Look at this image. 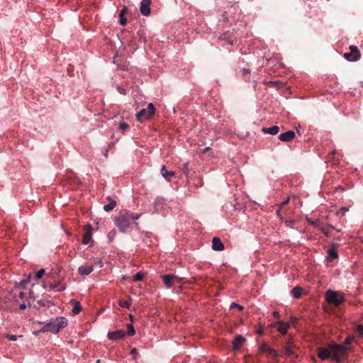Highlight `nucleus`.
<instances>
[{
	"mask_svg": "<svg viewBox=\"0 0 363 363\" xmlns=\"http://www.w3.org/2000/svg\"><path fill=\"white\" fill-rule=\"evenodd\" d=\"M228 43H229V44H230V45H233V44H234L233 40H228Z\"/></svg>",
	"mask_w": 363,
	"mask_h": 363,
	"instance_id": "49",
	"label": "nucleus"
},
{
	"mask_svg": "<svg viewBox=\"0 0 363 363\" xmlns=\"http://www.w3.org/2000/svg\"><path fill=\"white\" fill-rule=\"evenodd\" d=\"M189 163H185L183 164V167L182 168V170L184 174H185L186 175H187L189 174Z\"/></svg>",
	"mask_w": 363,
	"mask_h": 363,
	"instance_id": "35",
	"label": "nucleus"
},
{
	"mask_svg": "<svg viewBox=\"0 0 363 363\" xmlns=\"http://www.w3.org/2000/svg\"><path fill=\"white\" fill-rule=\"evenodd\" d=\"M26 308V305L25 303H22L19 306L20 310H25Z\"/></svg>",
	"mask_w": 363,
	"mask_h": 363,
	"instance_id": "44",
	"label": "nucleus"
},
{
	"mask_svg": "<svg viewBox=\"0 0 363 363\" xmlns=\"http://www.w3.org/2000/svg\"><path fill=\"white\" fill-rule=\"evenodd\" d=\"M259 350L262 353H270L271 350H272L267 343L263 342L260 345Z\"/></svg>",
	"mask_w": 363,
	"mask_h": 363,
	"instance_id": "25",
	"label": "nucleus"
},
{
	"mask_svg": "<svg viewBox=\"0 0 363 363\" xmlns=\"http://www.w3.org/2000/svg\"><path fill=\"white\" fill-rule=\"evenodd\" d=\"M209 150V147H206L205 150H204V152H206Z\"/></svg>",
	"mask_w": 363,
	"mask_h": 363,
	"instance_id": "51",
	"label": "nucleus"
},
{
	"mask_svg": "<svg viewBox=\"0 0 363 363\" xmlns=\"http://www.w3.org/2000/svg\"><path fill=\"white\" fill-rule=\"evenodd\" d=\"M143 277H144V274L143 272H139L134 275L133 281H140L143 279Z\"/></svg>",
	"mask_w": 363,
	"mask_h": 363,
	"instance_id": "28",
	"label": "nucleus"
},
{
	"mask_svg": "<svg viewBox=\"0 0 363 363\" xmlns=\"http://www.w3.org/2000/svg\"><path fill=\"white\" fill-rule=\"evenodd\" d=\"M151 0H142L140 11L143 16H148L150 13Z\"/></svg>",
	"mask_w": 363,
	"mask_h": 363,
	"instance_id": "7",
	"label": "nucleus"
},
{
	"mask_svg": "<svg viewBox=\"0 0 363 363\" xmlns=\"http://www.w3.org/2000/svg\"><path fill=\"white\" fill-rule=\"evenodd\" d=\"M295 132L293 130H288L279 135V139L282 142H290L295 138Z\"/></svg>",
	"mask_w": 363,
	"mask_h": 363,
	"instance_id": "10",
	"label": "nucleus"
},
{
	"mask_svg": "<svg viewBox=\"0 0 363 363\" xmlns=\"http://www.w3.org/2000/svg\"><path fill=\"white\" fill-rule=\"evenodd\" d=\"M163 282L167 288H171L174 282L180 283L181 279L174 274H165L162 276Z\"/></svg>",
	"mask_w": 363,
	"mask_h": 363,
	"instance_id": "6",
	"label": "nucleus"
},
{
	"mask_svg": "<svg viewBox=\"0 0 363 363\" xmlns=\"http://www.w3.org/2000/svg\"><path fill=\"white\" fill-rule=\"evenodd\" d=\"M290 344L288 345H285L283 347L284 350V355L287 357H296L297 355L295 352L296 346L294 345V342H289Z\"/></svg>",
	"mask_w": 363,
	"mask_h": 363,
	"instance_id": "9",
	"label": "nucleus"
},
{
	"mask_svg": "<svg viewBox=\"0 0 363 363\" xmlns=\"http://www.w3.org/2000/svg\"><path fill=\"white\" fill-rule=\"evenodd\" d=\"M155 113V108L152 104H149L147 108L140 110L136 115L138 121L142 123L145 120L150 119Z\"/></svg>",
	"mask_w": 363,
	"mask_h": 363,
	"instance_id": "5",
	"label": "nucleus"
},
{
	"mask_svg": "<svg viewBox=\"0 0 363 363\" xmlns=\"http://www.w3.org/2000/svg\"><path fill=\"white\" fill-rule=\"evenodd\" d=\"M119 306L122 308H129L130 306V302L128 301L121 300L119 301Z\"/></svg>",
	"mask_w": 363,
	"mask_h": 363,
	"instance_id": "27",
	"label": "nucleus"
},
{
	"mask_svg": "<svg viewBox=\"0 0 363 363\" xmlns=\"http://www.w3.org/2000/svg\"><path fill=\"white\" fill-rule=\"evenodd\" d=\"M140 215H134L133 213H130L131 220H138L140 218Z\"/></svg>",
	"mask_w": 363,
	"mask_h": 363,
	"instance_id": "41",
	"label": "nucleus"
},
{
	"mask_svg": "<svg viewBox=\"0 0 363 363\" xmlns=\"http://www.w3.org/2000/svg\"><path fill=\"white\" fill-rule=\"evenodd\" d=\"M278 325L277 330L282 335H285L287 333V330L289 328V324L286 323H284L282 321H279L277 323Z\"/></svg>",
	"mask_w": 363,
	"mask_h": 363,
	"instance_id": "16",
	"label": "nucleus"
},
{
	"mask_svg": "<svg viewBox=\"0 0 363 363\" xmlns=\"http://www.w3.org/2000/svg\"><path fill=\"white\" fill-rule=\"evenodd\" d=\"M44 274H45V269H40L35 273V279H40L44 275Z\"/></svg>",
	"mask_w": 363,
	"mask_h": 363,
	"instance_id": "30",
	"label": "nucleus"
},
{
	"mask_svg": "<svg viewBox=\"0 0 363 363\" xmlns=\"http://www.w3.org/2000/svg\"><path fill=\"white\" fill-rule=\"evenodd\" d=\"M67 322L65 318L60 317L47 323L42 330L43 332L57 333L61 329L65 328L67 325Z\"/></svg>",
	"mask_w": 363,
	"mask_h": 363,
	"instance_id": "2",
	"label": "nucleus"
},
{
	"mask_svg": "<svg viewBox=\"0 0 363 363\" xmlns=\"http://www.w3.org/2000/svg\"><path fill=\"white\" fill-rule=\"evenodd\" d=\"M135 333V330L132 324L127 325V335L129 336H133Z\"/></svg>",
	"mask_w": 363,
	"mask_h": 363,
	"instance_id": "26",
	"label": "nucleus"
},
{
	"mask_svg": "<svg viewBox=\"0 0 363 363\" xmlns=\"http://www.w3.org/2000/svg\"><path fill=\"white\" fill-rule=\"evenodd\" d=\"M303 289L299 286H296L291 290V294L293 296L296 298H298L301 297L302 294Z\"/></svg>",
	"mask_w": 363,
	"mask_h": 363,
	"instance_id": "24",
	"label": "nucleus"
},
{
	"mask_svg": "<svg viewBox=\"0 0 363 363\" xmlns=\"http://www.w3.org/2000/svg\"><path fill=\"white\" fill-rule=\"evenodd\" d=\"M66 286L64 284H61L60 282H57L55 284H50L49 285L50 290H53L56 291H62L65 289Z\"/></svg>",
	"mask_w": 363,
	"mask_h": 363,
	"instance_id": "19",
	"label": "nucleus"
},
{
	"mask_svg": "<svg viewBox=\"0 0 363 363\" xmlns=\"http://www.w3.org/2000/svg\"><path fill=\"white\" fill-rule=\"evenodd\" d=\"M258 333H259V335H262V330H259Z\"/></svg>",
	"mask_w": 363,
	"mask_h": 363,
	"instance_id": "52",
	"label": "nucleus"
},
{
	"mask_svg": "<svg viewBox=\"0 0 363 363\" xmlns=\"http://www.w3.org/2000/svg\"><path fill=\"white\" fill-rule=\"evenodd\" d=\"M357 331L359 335H363V325H359L357 326Z\"/></svg>",
	"mask_w": 363,
	"mask_h": 363,
	"instance_id": "40",
	"label": "nucleus"
},
{
	"mask_svg": "<svg viewBox=\"0 0 363 363\" xmlns=\"http://www.w3.org/2000/svg\"><path fill=\"white\" fill-rule=\"evenodd\" d=\"M91 240V232L90 230H87L83 235L82 243L84 245H87Z\"/></svg>",
	"mask_w": 363,
	"mask_h": 363,
	"instance_id": "23",
	"label": "nucleus"
},
{
	"mask_svg": "<svg viewBox=\"0 0 363 363\" xmlns=\"http://www.w3.org/2000/svg\"><path fill=\"white\" fill-rule=\"evenodd\" d=\"M130 318L131 319V320L133 321V315H130Z\"/></svg>",
	"mask_w": 363,
	"mask_h": 363,
	"instance_id": "54",
	"label": "nucleus"
},
{
	"mask_svg": "<svg viewBox=\"0 0 363 363\" xmlns=\"http://www.w3.org/2000/svg\"><path fill=\"white\" fill-rule=\"evenodd\" d=\"M269 354H271L274 358H277L278 356H279V354L278 352L274 350V349H272L270 352V353H269Z\"/></svg>",
	"mask_w": 363,
	"mask_h": 363,
	"instance_id": "39",
	"label": "nucleus"
},
{
	"mask_svg": "<svg viewBox=\"0 0 363 363\" xmlns=\"http://www.w3.org/2000/svg\"><path fill=\"white\" fill-rule=\"evenodd\" d=\"M94 270V266L91 264H86L79 267L78 272L81 275H89Z\"/></svg>",
	"mask_w": 363,
	"mask_h": 363,
	"instance_id": "13",
	"label": "nucleus"
},
{
	"mask_svg": "<svg viewBox=\"0 0 363 363\" xmlns=\"http://www.w3.org/2000/svg\"><path fill=\"white\" fill-rule=\"evenodd\" d=\"M280 212H281V209H278L277 211V213L279 216H280Z\"/></svg>",
	"mask_w": 363,
	"mask_h": 363,
	"instance_id": "48",
	"label": "nucleus"
},
{
	"mask_svg": "<svg viewBox=\"0 0 363 363\" xmlns=\"http://www.w3.org/2000/svg\"><path fill=\"white\" fill-rule=\"evenodd\" d=\"M354 57V54H351V52H346L344 54V57L350 62H354L352 57Z\"/></svg>",
	"mask_w": 363,
	"mask_h": 363,
	"instance_id": "32",
	"label": "nucleus"
},
{
	"mask_svg": "<svg viewBox=\"0 0 363 363\" xmlns=\"http://www.w3.org/2000/svg\"><path fill=\"white\" fill-rule=\"evenodd\" d=\"M130 213L126 210L121 211L115 218V224L123 233L130 227Z\"/></svg>",
	"mask_w": 363,
	"mask_h": 363,
	"instance_id": "3",
	"label": "nucleus"
},
{
	"mask_svg": "<svg viewBox=\"0 0 363 363\" xmlns=\"http://www.w3.org/2000/svg\"><path fill=\"white\" fill-rule=\"evenodd\" d=\"M127 12V9L125 8L123 9L121 12H120V15H119V23L122 26H125L127 23V20L126 18L124 17V15Z\"/></svg>",
	"mask_w": 363,
	"mask_h": 363,
	"instance_id": "22",
	"label": "nucleus"
},
{
	"mask_svg": "<svg viewBox=\"0 0 363 363\" xmlns=\"http://www.w3.org/2000/svg\"><path fill=\"white\" fill-rule=\"evenodd\" d=\"M125 335V332L123 330H118L114 332L108 333L107 337L111 340H117L122 339Z\"/></svg>",
	"mask_w": 363,
	"mask_h": 363,
	"instance_id": "8",
	"label": "nucleus"
},
{
	"mask_svg": "<svg viewBox=\"0 0 363 363\" xmlns=\"http://www.w3.org/2000/svg\"><path fill=\"white\" fill-rule=\"evenodd\" d=\"M350 50L351 54H354V57H352L353 61H357L361 57V53L359 50L354 45H351L350 47Z\"/></svg>",
	"mask_w": 363,
	"mask_h": 363,
	"instance_id": "20",
	"label": "nucleus"
},
{
	"mask_svg": "<svg viewBox=\"0 0 363 363\" xmlns=\"http://www.w3.org/2000/svg\"><path fill=\"white\" fill-rule=\"evenodd\" d=\"M245 341V338L243 337L242 335L237 336L233 342V349L236 350H239L242 347Z\"/></svg>",
	"mask_w": 363,
	"mask_h": 363,
	"instance_id": "14",
	"label": "nucleus"
},
{
	"mask_svg": "<svg viewBox=\"0 0 363 363\" xmlns=\"http://www.w3.org/2000/svg\"><path fill=\"white\" fill-rule=\"evenodd\" d=\"M279 82L278 81H276L275 82H274V84H278Z\"/></svg>",
	"mask_w": 363,
	"mask_h": 363,
	"instance_id": "56",
	"label": "nucleus"
},
{
	"mask_svg": "<svg viewBox=\"0 0 363 363\" xmlns=\"http://www.w3.org/2000/svg\"><path fill=\"white\" fill-rule=\"evenodd\" d=\"M279 131V127L274 125L270 128H263L262 132L264 133L271 134L272 135H277Z\"/></svg>",
	"mask_w": 363,
	"mask_h": 363,
	"instance_id": "17",
	"label": "nucleus"
},
{
	"mask_svg": "<svg viewBox=\"0 0 363 363\" xmlns=\"http://www.w3.org/2000/svg\"><path fill=\"white\" fill-rule=\"evenodd\" d=\"M160 172L162 177L168 182H170L176 174L174 171H168L164 165L162 167Z\"/></svg>",
	"mask_w": 363,
	"mask_h": 363,
	"instance_id": "11",
	"label": "nucleus"
},
{
	"mask_svg": "<svg viewBox=\"0 0 363 363\" xmlns=\"http://www.w3.org/2000/svg\"><path fill=\"white\" fill-rule=\"evenodd\" d=\"M163 199L162 198H157L155 201V208L158 211L161 207Z\"/></svg>",
	"mask_w": 363,
	"mask_h": 363,
	"instance_id": "29",
	"label": "nucleus"
},
{
	"mask_svg": "<svg viewBox=\"0 0 363 363\" xmlns=\"http://www.w3.org/2000/svg\"><path fill=\"white\" fill-rule=\"evenodd\" d=\"M277 314H278V313H277V312H275V313H274V315H275V316H277Z\"/></svg>",
	"mask_w": 363,
	"mask_h": 363,
	"instance_id": "57",
	"label": "nucleus"
},
{
	"mask_svg": "<svg viewBox=\"0 0 363 363\" xmlns=\"http://www.w3.org/2000/svg\"><path fill=\"white\" fill-rule=\"evenodd\" d=\"M24 296H25V293H24V292H22V291H21V292H20V294H19V298H24Z\"/></svg>",
	"mask_w": 363,
	"mask_h": 363,
	"instance_id": "46",
	"label": "nucleus"
},
{
	"mask_svg": "<svg viewBox=\"0 0 363 363\" xmlns=\"http://www.w3.org/2000/svg\"><path fill=\"white\" fill-rule=\"evenodd\" d=\"M328 256L327 259L329 262H331L334 259H336V258L338 257V254H337V251H336L335 247L330 248L328 250Z\"/></svg>",
	"mask_w": 363,
	"mask_h": 363,
	"instance_id": "21",
	"label": "nucleus"
},
{
	"mask_svg": "<svg viewBox=\"0 0 363 363\" xmlns=\"http://www.w3.org/2000/svg\"><path fill=\"white\" fill-rule=\"evenodd\" d=\"M212 248L216 251H221L224 250V245L221 242L220 239L217 237H214L212 240Z\"/></svg>",
	"mask_w": 363,
	"mask_h": 363,
	"instance_id": "12",
	"label": "nucleus"
},
{
	"mask_svg": "<svg viewBox=\"0 0 363 363\" xmlns=\"http://www.w3.org/2000/svg\"><path fill=\"white\" fill-rule=\"evenodd\" d=\"M6 338L11 341H16L17 340V337L16 335H9L7 334L6 335Z\"/></svg>",
	"mask_w": 363,
	"mask_h": 363,
	"instance_id": "37",
	"label": "nucleus"
},
{
	"mask_svg": "<svg viewBox=\"0 0 363 363\" xmlns=\"http://www.w3.org/2000/svg\"><path fill=\"white\" fill-rule=\"evenodd\" d=\"M249 74H250L249 69H242V76L244 77H247Z\"/></svg>",
	"mask_w": 363,
	"mask_h": 363,
	"instance_id": "42",
	"label": "nucleus"
},
{
	"mask_svg": "<svg viewBox=\"0 0 363 363\" xmlns=\"http://www.w3.org/2000/svg\"><path fill=\"white\" fill-rule=\"evenodd\" d=\"M238 308L239 311H242L244 309V307L242 306H240L235 302L232 303L230 305V308Z\"/></svg>",
	"mask_w": 363,
	"mask_h": 363,
	"instance_id": "34",
	"label": "nucleus"
},
{
	"mask_svg": "<svg viewBox=\"0 0 363 363\" xmlns=\"http://www.w3.org/2000/svg\"><path fill=\"white\" fill-rule=\"evenodd\" d=\"M109 203L104 206V210L106 212L112 211L116 206V201L112 199L110 196L107 197Z\"/></svg>",
	"mask_w": 363,
	"mask_h": 363,
	"instance_id": "18",
	"label": "nucleus"
},
{
	"mask_svg": "<svg viewBox=\"0 0 363 363\" xmlns=\"http://www.w3.org/2000/svg\"><path fill=\"white\" fill-rule=\"evenodd\" d=\"M325 300L328 303L338 307L342 302L345 301V294L342 292L328 289L325 294Z\"/></svg>",
	"mask_w": 363,
	"mask_h": 363,
	"instance_id": "4",
	"label": "nucleus"
},
{
	"mask_svg": "<svg viewBox=\"0 0 363 363\" xmlns=\"http://www.w3.org/2000/svg\"><path fill=\"white\" fill-rule=\"evenodd\" d=\"M324 233H325L327 236H328V232L324 231Z\"/></svg>",
	"mask_w": 363,
	"mask_h": 363,
	"instance_id": "53",
	"label": "nucleus"
},
{
	"mask_svg": "<svg viewBox=\"0 0 363 363\" xmlns=\"http://www.w3.org/2000/svg\"><path fill=\"white\" fill-rule=\"evenodd\" d=\"M347 211H348V208L347 207H342L337 212V216H344Z\"/></svg>",
	"mask_w": 363,
	"mask_h": 363,
	"instance_id": "31",
	"label": "nucleus"
},
{
	"mask_svg": "<svg viewBox=\"0 0 363 363\" xmlns=\"http://www.w3.org/2000/svg\"><path fill=\"white\" fill-rule=\"evenodd\" d=\"M289 201V199L288 198L286 201H283L281 203V207H284V206H286L288 203Z\"/></svg>",
	"mask_w": 363,
	"mask_h": 363,
	"instance_id": "43",
	"label": "nucleus"
},
{
	"mask_svg": "<svg viewBox=\"0 0 363 363\" xmlns=\"http://www.w3.org/2000/svg\"><path fill=\"white\" fill-rule=\"evenodd\" d=\"M352 340H353V337H347L345 340L344 343H345V345H350L352 342Z\"/></svg>",
	"mask_w": 363,
	"mask_h": 363,
	"instance_id": "38",
	"label": "nucleus"
},
{
	"mask_svg": "<svg viewBox=\"0 0 363 363\" xmlns=\"http://www.w3.org/2000/svg\"><path fill=\"white\" fill-rule=\"evenodd\" d=\"M39 304H43L41 301H38Z\"/></svg>",
	"mask_w": 363,
	"mask_h": 363,
	"instance_id": "55",
	"label": "nucleus"
},
{
	"mask_svg": "<svg viewBox=\"0 0 363 363\" xmlns=\"http://www.w3.org/2000/svg\"><path fill=\"white\" fill-rule=\"evenodd\" d=\"M289 342H293V339H292L291 337H289V338H288V340H286V345H289V344H290Z\"/></svg>",
	"mask_w": 363,
	"mask_h": 363,
	"instance_id": "45",
	"label": "nucleus"
},
{
	"mask_svg": "<svg viewBox=\"0 0 363 363\" xmlns=\"http://www.w3.org/2000/svg\"><path fill=\"white\" fill-rule=\"evenodd\" d=\"M336 155H337L336 151L335 150L333 151L331 153H330L328 155V160L330 161V160H336Z\"/></svg>",
	"mask_w": 363,
	"mask_h": 363,
	"instance_id": "33",
	"label": "nucleus"
},
{
	"mask_svg": "<svg viewBox=\"0 0 363 363\" xmlns=\"http://www.w3.org/2000/svg\"><path fill=\"white\" fill-rule=\"evenodd\" d=\"M70 304L73 306L72 313L74 315L79 314L82 311V307L79 301L75 299H71L69 301Z\"/></svg>",
	"mask_w": 363,
	"mask_h": 363,
	"instance_id": "15",
	"label": "nucleus"
},
{
	"mask_svg": "<svg viewBox=\"0 0 363 363\" xmlns=\"http://www.w3.org/2000/svg\"><path fill=\"white\" fill-rule=\"evenodd\" d=\"M136 352H137V350H136V348H133V349L131 350V354H135Z\"/></svg>",
	"mask_w": 363,
	"mask_h": 363,
	"instance_id": "47",
	"label": "nucleus"
},
{
	"mask_svg": "<svg viewBox=\"0 0 363 363\" xmlns=\"http://www.w3.org/2000/svg\"><path fill=\"white\" fill-rule=\"evenodd\" d=\"M349 348L342 345H329L326 347L318 348V357L322 360L330 359L334 363H340V361L346 358Z\"/></svg>",
	"mask_w": 363,
	"mask_h": 363,
	"instance_id": "1",
	"label": "nucleus"
},
{
	"mask_svg": "<svg viewBox=\"0 0 363 363\" xmlns=\"http://www.w3.org/2000/svg\"><path fill=\"white\" fill-rule=\"evenodd\" d=\"M128 128V125L126 123H125V122H121V123L119 124V128H120L122 131L125 130Z\"/></svg>",
	"mask_w": 363,
	"mask_h": 363,
	"instance_id": "36",
	"label": "nucleus"
},
{
	"mask_svg": "<svg viewBox=\"0 0 363 363\" xmlns=\"http://www.w3.org/2000/svg\"><path fill=\"white\" fill-rule=\"evenodd\" d=\"M330 227H331V228H333V229L336 230H337V231H338V232H340V230L339 228H335L334 227H333V226H331V225H330Z\"/></svg>",
	"mask_w": 363,
	"mask_h": 363,
	"instance_id": "50",
	"label": "nucleus"
}]
</instances>
